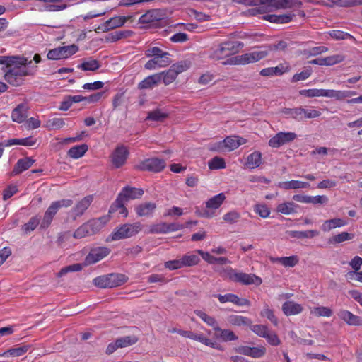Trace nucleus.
Instances as JSON below:
<instances>
[{"label":"nucleus","mask_w":362,"mask_h":362,"mask_svg":"<svg viewBox=\"0 0 362 362\" xmlns=\"http://www.w3.org/2000/svg\"><path fill=\"white\" fill-rule=\"evenodd\" d=\"M119 209V214H122L124 217H127L128 215V211L124 206V201L121 199V203L117 202V199L112 204L109 209V214H112Z\"/></svg>","instance_id":"8fccbe9b"},{"label":"nucleus","mask_w":362,"mask_h":362,"mask_svg":"<svg viewBox=\"0 0 362 362\" xmlns=\"http://www.w3.org/2000/svg\"><path fill=\"white\" fill-rule=\"evenodd\" d=\"M29 348L30 346L28 345L12 347L4 351L1 356L4 357H19L25 354Z\"/></svg>","instance_id":"f704fd0d"},{"label":"nucleus","mask_w":362,"mask_h":362,"mask_svg":"<svg viewBox=\"0 0 362 362\" xmlns=\"http://www.w3.org/2000/svg\"><path fill=\"white\" fill-rule=\"evenodd\" d=\"M294 14L288 13L282 15H267L264 18L271 23H287L293 20Z\"/></svg>","instance_id":"4c0bfd02"},{"label":"nucleus","mask_w":362,"mask_h":362,"mask_svg":"<svg viewBox=\"0 0 362 362\" xmlns=\"http://www.w3.org/2000/svg\"><path fill=\"white\" fill-rule=\"evenodd\" d=\"M267 342L273 346H279L281 344V341L278 335L274 332H271L269 329L264 337Z\"/></svg>","instance_id":"13d9d810"},{"label":"nucleus","mask_w":362,"mask_h":362,"mask_svg":"<svg viewBox=\"0 0 362 362\" xmlns=\"http://www.w3.org/2000/svg\"><path fill=\"white\" fill-rule=\"evenodd\" d=\"M65 125V122L61 117H52L47 119L44 127L48 130L59 129Z\"/></svg>","instance_id":"58836bf2"},{"label":"nucleus","mask_w":362,"mask_h":362,"mask_svg":"<svg viewBox=\"0 0 362 362\" xmlns=\"http://www.w3.org/2000/svg\"><path fill=\"white\" fill-rule=\"evenodd\" d=\"M332 2L339 7H354L362 5V0H333Z\"/></svg>","instance_id":"052dcab7"},{"label":"nucleus","mask_w":362,"mask_h":362,"mask_svg":"<svg viewBox=\"0 0 362 362\" xmlns=\"http://www.w3.org/2000/svg\"><path fill=\"white\" fill-rule=\"evenodd\" d=\"M281 113L287 119H293L298 122L303 121L302 107L293 108L284 107L281 110Z\"/></svg>","instance_id":"c756f323"},{"label":"nucleus","mask_w":362,"mask_h":362,"mask_svg":"<svg viewBox=\"0 0 362 362\" xmlns=\"http://www.w3.org/2000/svg\"><path fill=\"white\" fill-rule=\"evenodd\" d=\"M243 47V44L239 41L227 40L212 48L209 57L214 60L223 59L236 54Z\"/></svg>","instance_id":"7ed1b4c3"},{"label":"nucleus","mask_w":362,"mask_h":362,"mask_svg":"<svg viewBox=\"0 0 362 362\" xmlns=\"http://www.w3.org/2000/svg\"><path fill=\"white\" fill-rule=\"evenodd\" d=\"M93 201V195H88L76 203L69 212V217L76 221L83 216Z\"/></svg>","instance_id":"1a4fd4ad"},{"label":"nucleus","mask_w":362,"mask_h":362,"mask_svg":"<svg viewBox=\"0 0 362 362\" xmlns=\"http://www.w3.org/2000/svg\"><path fill=\"white\" fill-rule=\"evenodd\" d=\"M269 259L272 263H279L285 267H294L299 262L297 255L281 257H270Z\"/></svg>","instance_id":"c85d7f7f"},{"label":"nucleus","mask_w":362,"mask_h":362,"mask_svg":"<svg viewBox=\"0 0 362 362\" xmlns=\"http://www.w3.org/2000/svg\"><path fill=\"white\" fill-rule=\"evenodd\" d=\"M160 83V78L157 74L146 77L138 84L139 89H151Z\"/></svg>","instance_id":"7c9ffc66"},{"label":"nucleus","mask_w":362,"mask_h":362,"mask_svg":"<svg viewBox=\"0 0 362 362\" xmlns=\"http://www.w3.org/2000/svg\"><path fill=\"white\" fill-rule=\"evenodd\" d=\"M190 66V62L187 61H181L177 63L173 64L170 68L173 69L176 74H178L187 71Z\"/></svg>","instance_id":"bf43d9fd"},{"label":"nucleus","mask_w":362,"mask_h":362,"mask_svg":"<svg viewBox=\"0 0 362 362\" xmlns=\"http://www.w3.org/2000/svg\"><path fill=\"white\" fill-rule=\"evenodd\" d=\"M119 348H124L137 342L136 337L126 336L115 340Z\"/></svg>","instance_id":"603ef678"},{"label":"nucleus","mask_w":362,"mask_h":362,"mask_svg":"<svg viewBox=\"0 0 362 362\" xmlns=\"http://www.w3.org/2000/svg\"><path fill=\"white\" fill-rule=\"evenodd\" d=\"M151 234H165L167 233L166 223L160 222L153 224L150 226L148 232Z\"/></svg>","instance_id":"0e129e2a"},{"label":"nucleus","mask_w":362,"mask_h":362,"mask_svg":"<svg viewBox=\"0 0 362 362\" xmlns=\"http://www.w3.org/2000/svg\"><path fill=\"white\" fill-rule=\"evenodd\" d=\"M291 66L288 62L280 63L275 67L264 68L260 71V75L263 76H281L289 72Z\"/></svg>","instance_id":"aec40b11"},{"label":"nucleus","mask_w":362,"mask_h":362,"mask_svg":"<svg viewBox=\"0 0 362 362\" xmlns=\"http://www.w3.org/2000/svg\"><path fill=\"white\" fill-rule=\"evenodd\" d=\"M303 310L302 305L293 301L287 300L282 305V312L286 316L296 315Z\"/></svg>","instance_id":"b1692460"},{"label":"nucleus","mask_w":362,"mask_h":362,"mask_svg":"<svg viewBox=\"0 0 362 362\" xmlns=\"http://www.w3.org/2000/svg\"><path fill=\"white\" fill-rule=\"evenodd\" d=\"M347 225V222L341 218H332L326 220L321 226V229L324 232H328L336 228H340Z\"/></svg>","instance_id":"2f4dec72"},{"label":"nucleus","mask_w":362,"mask_h":362,"mask_svg":"<svg viewBox=\"0 0 362 362\" xmlns=\"http://www.w3.org/2000/svg\"><path fill=\"white\" fill-rule=\"evenodd\" d=\"M240 218V214L235 210L225 214L223 220L230 224L236 223Z\"/></svg>","instance_id":"e2e57ef3"},{"label":"nucleus","mask_w":362,"mask_h":362,"mask_svg":"<svg viewBox=\"0 0 362 362\" xmlns=\"http://www.w3.org/2000/svg\"><path fill=\"white\" fill-rule=\"evenodd\" d=\"M321 115V112L320 110H315L313 107L309 109H305L302 107V116L303 121L306 119H313L318 117Z\"/></svg>","instance_id":"338daca9"},{"label":"nucleus","mask_w":362,"mask_h":362,"mask_svg":"<svg viewBox=\"0 0 362 362\" xmlns=\"http://www.w3.org/2000/svg\"><path fill=\"white\" fill-rule=\"evenodd\" d=\"M77 67L83 71H94L100 67V64L98 60L90 58L88 60L84 61L83 63L78 65Z\"/></svg>","instance_id":"37998d69"},{"label":"nucleus","mask_w":362,"mask_h":362,"mask_svg":"<svg viewBox=\"0 0 362 362\" xmlns=\"http://www.w3.org/2000/svg\"><path fill=\"white\" fill-rule=\"evenodd\" d=\"M243 143L239 139V137L235 136H227L223 141H221L215 144L214 147L211 148L213 151H221L226 149L229 151L238 148Z\"/></svg>","instance_id":"dca6fc26"},{"label":"nucleus","mask_w":362,"mask_h":362,"mask_svg":"<svg viewBox=\"0 0 362 362\" xmlns=\"http://www.w3.org/2000/svg\"><path fill=\"white\" fill-rule=\"evenodd\" d=\"M260 7L257 8L249 9L247 12L250 16H256L259 13H264L270 11L273 8H291L294 3L290 0H260Z\"/></svg>","instance_id":"20e7f679"},{"label":"nucleus","mask_w":362,"mask_h":362,"mask_svg":"<svg viewBox=\"0 0 362 362\" xmlns=\"http://www.w3.org/2000/svg\"><path fill=\"white\" fill-rule=\"evenodd\" d=\"M145 56L151 58L144 64L147 70L166 67L170 64V53L162 50L158 47H150L145 50Z\"/></svg>","instance_id":"f03ea898"},{"label":"nucleus","mask_w":362,"mask_h":362,"mask_svg":"<svg viewBox=\"0 0 362 362\" xmlns=\"http://www.w3.org/2000/svg\"><path fill=\"white\" fill-rule=\"evenodd\" d=\"M157 75L160 76V82L163 81L166 86L172 83L177 76L170 68L165 71L158 73Z\"/></svg>","instance_id":"49530a36"},{"label":"nucleus","mask_w":362,"mask_h":362,"mask_svg":"<svg viewBox=\"0 0 362 362\" xmlns=\"http://www.w3.org/2000/svg\"><path fill=\"white\" fill-rule=\"evenodd\" d=\"M234 282L240 283L243 285L255 284L259 286L262 283V281L260 277L255 274L237 272Z\"/></svg>","instance_id":"4be33fe9"},{"label":"nucleus","mask_w":362,"mask_h":362,"mask_svg":"<svg viewBox=\"0 0 362 362\" xmlns=\"http://www.w3.org/2000/svg\"><path fill=\"white\" fill-rule=\"evenodd\" d=\"M89 235H91V233L86 222L79 226L73 234L74 238L76 239H81Z\"/></svg>","instance_id":"6e6d98bb"},{"label":"nucleus","mask_w":362,"mask_h":362,"mask_svg":"<svg viewBox=\"0 0 362 362\" xmlns=\"http://www.w3.org/2000/svg\"><path fill=\"white\" fill-rule=\"evenodd\" d=\"M28 110V107L26 104L21 103L18 105L11 112L12 120L19 124L23 122L27 117Z\"/></svg>","instance_id":"a878e982"},{"label":"nucleus","mask_w":362,"mask_h":362,"mask_svg":"<svg viewBox=\"0 0 362 362\" xmlns=\"http://www.w3.org/2000/svg\"><path fill=\"white\" fill-rule=\"evenodd\" d=\"M215 271L218 272L219 275L223 279H228L232 281H235L237 272L230 267L217 269Z\"/></svg>","instance_id":"3c124183"},{"label":"nucleus","mask_w":362,"mask_h":362,"mask_svg":"<svg viewBox=\"0 0 362 362\" xmlns=\"http://www.w3.org/2000/svg\"><path fill=\"white\" fill-rule=\"evenodd\" d=\"M267 55L265 51L252 52L235 57L233 59L237 64H248L257 62Z\"/></svg>","instance_id":"ddd939ff"},{"label":"nucleus","mask_w":362,"mask_h":362,"mask_svg":"<svg viewBox=\"0 0 362 362\" xmlns=\"http://www.w3.org/2000/svg\"><path fill=\"white\" fill-rule=\"evenodd\" d=\"M235 351L242 355L253 358H259L265 355L267 349L264 346L253 347L249 346H239L235 349Z\"/></svg>","instance_id":"2eb2a0df"},{"label":"nucleus","mask_w":362,"mask_h":362,"mask_svg":"<svg viewBox=\"0 0 362 362\" xmlns=\"http://www.w3.org/2000/svg\"><path fill=\"white\" fill-rule=\"evenodd\" d=\"M215 331L220 332L218 337L223 341H231L238 339V337L230 329H223L218 326L215 327Z\"/></svg>","instance_id":"a18cd8bd"},{"label":"nucleus","mask_w":362,"mask_h":362,"mask_svg":"<svg viewBox=\"0 0 362 362\" xmlns=\"http://www.w3.org/2000/svg\"><path fill=\"white\" fill-rule=\"evenodd\" d=\"M93 284L102 288H111L109 274L98 276L93 279Z\"/></svg>","instance_id":"4d7b16f0"},{"label":"nucleus","mask_w":362,"mask_h":362,"mask_svg":"<svg viewBox=\"0 0 362 362\" xmlns=\"http://www.w3.org/2000/svg\"><path fill=\"white\" fill-rule=\"evenodd\" d=\"M260 315L262 317H267L274 326H277L279 320L275 316L274 311L270 309L268 305H266L264 309L261 311Z\"/></svg>","instance_id":"5fc2aeb1"},{"label":"nucleus","mask_w":362,"mask_h":362,"mask_svg":"<svg viewBox=\"0 0 362 362\" xmlns=\"http://www.w3.org/2000/svg\"><path fill=\"white\" fill-rule=\"evenodd\" d=\"M130 16H114L107 21H106L101 26L98 27V29H101L103 32H107L110 30H113L117 28H120L125 24V23L129 20Z\"/></svg>","instance_id":"a211bd4d"},{"label":"nucleus","mask_w":362,"mask_h":362,"mask_svg":"<svg viewBox=\"0 0 362 362\" xmlns=\"http://www.w3.org/2000/svg\"><path fill=\"white\" fill-rule=\"evenodd\" d=\"M209 168L211 170H219L226 168V162L223 158L214 157L209 162Z\"/></svg>","instance_id":"680f3d73"},{"label":"nucleus","mask_w":362,"mask_h":362,"mask_svg":"<svg viewBox=\"0 0 362 362\" xmlns=\"http://www.w3.org/2000/svg\"><path fill=\"white\" fill-rule=\"evenodd\" d=\"M88 146L86 144H81L71 147L67 152V155L74 159H78L84 156Z\"/></svg>","instance_id":"e433bc0d"},{"label":"nucleus","mask_w":362,"mask_h":362,"mask_svg":"<svg viewBox=\"0 0 362 362\" xmlns=\"http://www.w3.org/2000/svg\"><path fill=\"white\" fill-rule=\"evenodd\" d=\"M214 296L217 298L221 303L230 302L239 306L250 305V301L249 300L240 298L233 293H226L225 295L216 294Z\"/></svg>","instance_id":"412c9836"},{"label":"nucleus","mask_w":362,"mask_h":362,"mask_svg":"<svg viewBox=\"0 0 362 362\" xmlns=\"http://www.w3.org/2000/svg\"><path fill=\"white\" fill-rule=\"evenodd\" d=\"M255 212L263 218H266L270 215V210L266 204H257L254 207Z\"/></svg>","instance_id":"774afa93"},{"label":"nucleus","mask_w":362,"mask_h":362,"mask_svg":"<svg viewBox=\"0 0 362 362\" xmlns=\"http://www.w3.org/2000/svg\"><path fill=\"white\" fill-rule=\"evenodd\" d=\"M297 138V134L292 132H280L272 136L268 142L270 147L278 148L285 144L291 143Z\"/></svg>","instance_id":"9d476101"},{"label":"nucleus","mask_w":362,"mask_h":362,"mask_svg":"<svg viewBox=\"0 0 362 362\" xmlns=\"http://www.w3.org/2000/svg\"><path fill=\"white\" fill-rule=\"evenodd\" d=\"M31 62H28L27 58L23 57H16V59L6 67H2L4 73V80L13 86H21L25 77L30 74L27 65Z\"/></svg>","instance_id":"f257e3e1"},{"label":"nucleus","mask_w":362,"mask_h":362,"mask_svg":"<svg viewBox=\"0 0 362 362\" xmlns=\"http://www.w3.org/2000/svg\"><path fill=\"white\" fill-rule=\"evenodd\" d=\"M328 34L329 36L334 40H346V39H351L354 40V37L349 33L342 31V30H332L328 32Z\"/></svg>","instance_id":"864d4df0"},{"label":"nucleus","mask_w":362,"mask_h":362,"mask_svg":"<svg viewBox=\"0 0 362 362\" xmlns=\"http://www.w3.org/2000/svg\"><path fill=\"white\" fill-rule=\"evenodd\" d=\"M298 206L293 202H286L279 204L276 206V211L284 215H290L296 212Z\"/></svg>","instance_id":"c9c22d12"},{"label":"nucleus","mask_w":362,"mask_h":362,"mask_svg":"<svg viewBox=\"0 0 362 362\" xmlns=\"http://www.w3.org/2000/svg\"><path fill=\"white\" fill-rule=\"evenodd\" d=\"M142 229L140 222L125 223L115 229L111 234L112 240H119L131 238L138 234Z\"/></svg>","instance_id":"423d86ee"},{"label":"nucleus","mask_w":362,"mask_h":362,"mask_svg":"<svg viewBox=\"0 0 362 362\" xmlns=\"http://www.w3.org/2000/svg\"><path fill=\"white\" fill-rule=\"evenodd\" d=\"M129 155L127 148L123 145L118 146L111 155V161L115 168L122 167L127 161Z\"/></svg>","instance_id":"f3484780"},{"label":"nucleus","mask_w":362,"mask_h":362,"mask_svg":"<svg viewBox=\"0 0 362 362\" xmlns=\"http://www.w3.org/2000/svg\"><path fill=\"white\" fill-rule=\"evenodd\" d=\"M35 162V159L30 157H25L19 159L13 167L11 172L12 175H18L29 169Z\"/></svg>","instance_id":"393cba45"},{"label":"nucleus","mask_w":362,"mask_h":362,"mask_svg":"<svg viewBox=\"0 0 362 362\" xmlns=\"http://www.w3.org/2000/svg\"><path fill=\"white\" fill-rule=\"evenodd\" d=\"M226 199L223 193H219L206 202V209L202 211L197 212L200 217L211 218L215 215L214 211L218 209Z\"/></svg>","instance_id":"6e6552de"},{"label":"nucleus","mask_w":362,"mask_h":362,"mask_svg":"<svg viewBox=\"0 0 362 362\" xmlns=\"http://www.w3.org/2000/svg\"><path fill=\"white\" fill-rule=\"evenodd\" d=\"M194 313L202 319L207 325L212 327L215 330V327H218V322L216 319L207 315L205 312L201 310H194Z\"/></svg>","instance_id":"79ce46f5"},{"label":"nucleus","mask_w":362,"mask_h":362,"mask_svg":"<svg viewBox=\"0 0 362 362\" xmlns=\"http://www.w3.org/2000/svg\"><path fill=\"white\" fill-rule=\"evenodd\" d=\"M278 187L286 190L305 189L310 187V184L307 182L292 180L290 181H284L278 183Z\"/></svg>","instance_id":"cd10ccee"},{"label":"nucleus","mask_w":362,"mask_h":362,"mask_svg":"<svg viewBox=\"0 0 362 362\" xmlns=\"http://www.w3.org/2000/svg\"><path fill=\"white\" fill-rule=\"evenodd\" d=\"M181 259L183 267L195 266L200 262L199 256L194 252H187Z\"/></svg>","instance_id":"a19ab883"},{"label":"nucleus","mask_w":362,"mask_h":362,"mask_svg":"<svg viewBox=\"0 0 362 362\" xmlns=\"http://www.w3.org/2000/svg\"><path fill=\"white\" fill-rule=\"evenodd\" d=\"M164 13L160 9L148 10L146 13L140 16L139 23L141 24L155 23L164 19Z\"/></svg>","instance_id":"6ab92c4d"},{"label":"nucleus","mask_w":362,"mask_h":362,"mask_svg":"<svg viewBox=\"0 0 362 362\" xmlns=\"http://www.w3.org/2000/svg\"><path fill=\"white\" fill-rule=\"evenodd\" d=\"M354 238V234L347 232H341L329 240L331 244L341 243L342 242L352 240Z\"/></svg>","instance_id":"09e8293b"},{"label":"nucleus","mask_w":362,"mask_h":362,"mask_svg":"<svg viewBox=\"0 0 362 362\" xmlns=\"http://www.w3.org/2000/svg\"><path fill=\"white\" fill-rule=\"evenodd\" d=\"M111 288L120 286L128 280V278L122 274H109Z\"/></svg>","instance_id":"c03bdc74"},{"label":"nucleus","mask_w":362,"mask_h":362,"mask_svg":"<svg viewBox=\"0 0 362 362\" xmlns=\"http://www.w3.org/2000/svg\"><path fill=\"white\" fill-rule=\"evenodd\" d=\"M110 249L107 247H97L90 249L84 259L86 266L91 265L98 262L110 253Z\"/></svg>","instance_id":"f8f14e48"},{"label":"nucleus","mask_w":362,"mask_h":362,"mask_svg":"<svg viewBox=\"0 0 362 362\" xmlns=\"http://www.w3.org/2000/svg\"><path fill=\"white\" fill-rule=\"evenodd\" d=\"M78 51V47L74 44L57 47L49 50L47 58L49 60L66 59L76 54Z\"/></svg>","instance_id":"0eeeda50"},{"label":"nucleus","mask_w":362,"mask_h":362,"mask_svg":"<svg viewBox=\"0 0 362 362\" xmlns=\"http://www.w3.org/2000/svg\"><path fill=\"white\" fill-rule=\"evenodd\" d=\"M250 329L257 336L264 338L265 334L269 330V328L267 325H252V322L251 321V325L249 326Z\"/></svg>","instance_id":"69168bd1"},{"label":"nucleus","mask_w":362,"mask_h":362,"mask_svg":"<svg viewBox=\"0 0 362 362\" xmlns=\"http://www.w3.org/2000/svg\"><path fill=\"white\" fill-rule=\"evenodd\" d=\"M144 193L141 188H136L130 186H125L119 193L117 197V202L121 203V199L128 201L129 199H136L141 198Z\"/></svg>","instance_id":"4468645a"},{"label":"nucleus","mask_w":362,"mask_h":362,"mask_svg":"<svg viewBox=\"0 0 362 362\" xmlns=\"http://www.w3.org/2000/svg\"><path fill=\"white\" fill-rule=\"evenodd\" d=\"M262 160V153L255 151L247 156L245 165L250 169H255L261 165Z\"/></svg>","instance_id":"473e14b6"},{"label":"nucleus","mask_w":362,"mask_h":362,"mask_svg":"<svg viewBox=\"0 0 362 362\" xmlns=\"http://www.w3.org/2000/svg\"><path fill=\"white\" fill-rule=\"evenodd\" d=\"M338 317L346 324L351 326L362 325V317L356 315L347 310H340L337 313Z\"/></svg>","instance_id":"5701e85b"},{"label":"nucleus","mask_w":362,"mask_h":362,"mask_svg":"<svg viewBox=\"0 0 362 362\" xmlns=\"http://www.w3.org/2000/svg\"><path fill=\"white\" fill-rule=\"evenodd\" d=\"M157 205L154 202H144L135 207V211L139 216H149L153 214Z\"/></svg>","instance_id":"bb28decb"},{"label":"nucleus","mask_w":362,"mask_h":362,"mask_svg":"<svg viewBox=\"0 0 362 362\" xmlns=\"http://www.w3.org/2000/svg\"><path fill=\"white\" fill-rule=\"evenodd\" d=\"M227 320L228 323L233 326L249 327L251 325V320L242 315H230L228 317Z\"/></svg>","instance_id":"72a5a7b5"},{"label":"nucleus","mask_w":362,"mask_h":362,"mask_svg":"<svg viewBox=\"0 0 362 362\" xmlns=\"http://www.w3.org/2000/svg\"><path fill=\"white\" fill-rule=\"evenodd\" d=\"M332 310L328 307L319 306L313 308L310 310V314L315 317H329L332 315Z\"/></svg>","instance_id":"de8ad7c7"},{"label":"nucleus","mask_w":362,"mask_h":362,"mask_svg":"<svg viewBox=\"0 0 362 362\" xmlns=\"http://www.w3.org/2000/svg\"><path fill=\"white\" fill-rule=\"evenodd\" d=\"M320 233L317 230H308L305 231L292 230L289 232V235L292 238L298 239L313 238L319 235Z\"/></svg>","instance_id":"ea45409f"},{"label":"nucleus","mask_w":362,"mask_h":362,"mask_svg":"<svg viewBox=\"0 0 362 362\" xmlns=\"http://www.w3.org/2000/svg\"><path fill=\"white\" fill-rule=\"evenodd\" d=\"M166 166L164 159L158 158H150L141 161L138 168L141 170L151 171L153 173H159L162 171Z\"/></svg>","instance_id":"9b49d317"},{"label":"nucleus","mask_w":362,"mask_h":362,"mask_svg":"<svg viewBox=\"0 0 362 362\" xmlns=\"http://www.w3.org/2000/svg\"><path fill=\"white\" fill-rule=\"evenodd\" d=\"M72 204L73 201L70 199H63L53 202L45 212L40 227L43 228H48L58 211L61 208L70 207Z\"/></svg>","instance_id":"39448f33"}]
</instances>
